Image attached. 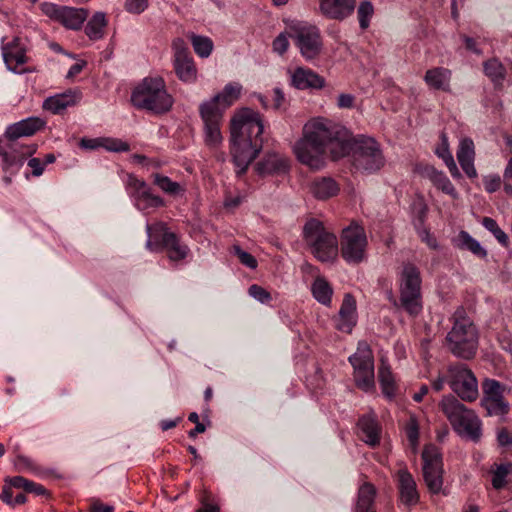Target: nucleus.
Wrapping results in <instances>:
<instances>
[{
  "instance_id": "f257e3e1",
  "label": "nucleus",
  "mask_w": 512,
  "mask_h": 512,
  "mask_svg": "<svg viewBox=\"0 0 512 512\" xmlns=\"http://www.w3.org/2000/svg\"><path fill=\"white\" fill-rule=\"evenodd\" d=\"M294 152L301 163L315 170L325 165L327 152L333 160L351 156L357 169L369 173L379 170L385 163L375 139L354 138L349 130H311L294 145Z\"/></svg>"
},
{
  "instance_id": "f03ea898",
  "label": "nucleus",
  "mask_w": 512,
  "mask_h": 512,
  "mask_svg": "<svg viewBox=\"0 0 512 512\" xmlns=\"http://www.w3.org/2000/svg\"><path fill=\"white\" fill-rule=\"evenodd\" d=\"M36 131L6 130L0 136V167L7 185L11 184L12 177L18 174L26 159L37 151L36 144L21 141V138L33 136Z\"/></svg>"
},
{
  "instance_id": "7ed1b4c3",
  "label": "nucleus",
  "mask_w": 512,
  "mask_h": 512,
  "mask_svg": "<svg viewBox=\"0 0 512 512\" xmlns=\"http://www.w3.org/2000/svg\"><path fill=\"white\" fill-rule=\"evenodd\" d=\"M132 104L139 109L163 114L173 105V97L168 93L166 84L161 77H146L132 92Z\"/></svg>"
},
{
  "instance_id": "20e7f679",
  "label": "nucleus",
  "mask_w": 512,
  "mask_h": 512,
  "mask_svg": "<svg viewBox=\"0 0 512 512\" xmlns=\"http://www.w3.org/2000/svg\"><path fill=\"white\" fill-rule=\"evenodd\" d=\"M266 131L231 130V153L238 168V175L245 173L250 163L258 156L263 147Z\"/></svg>"
},
{
  "instance_id": "39448f33",
  "label": "nucleus",
  "mask_w": 512,
  "mask_h": 512,
  "mask_svg": "<svg viewBox=\"0 0 512 512\" xmlns=\"http://www.w3.org/2000/svg\"><path fill=\"white\" fill-rule=\"evenodd\" d=\"M303 239L314 257L321 262L333 261L338 255L337 237L315 218L305 223Z\"/></svg>"
},
{
  "instance_id": "423d86ee",
  "label": "nucleus",
  "mask_w": 512,
  "mask_h": 512,
  "mask_svg": "<svg viewBox=\"0 0 512 512\" xmlns=\"http://www.w3.org/2000/svg\"><path fill=\"white\" fill-rule=\"evenodd\" d=\"M478 348V333L475 325L465 317L455 319L450 331V352L462 359H472Z\"/></svg>"
},
{
  "instance_id": "0eeeda50",
  "label": "nucleus",
  "mask_w": 512,
  "mask_h": 512,
  "mask_svg": "<svg viewBox=\"0 0 512 512\" xmlns=\"http://www.w3.org/2000/svg\"><path fill=\"white\" fill-rule=\"evenodd\" d=\"M400 304L410 315H418L422 310L420 271L412 264H406L399 279Z\"/></svg>"
},
{
  "instance_id": "6e6552de",
  "label": "nucleus",
  "mask_w": 512,
  "mask_h": 512,
  "mask_svg": "<svg viewBox=\"0 0 512 512\" xmlns=\"http://www.w3.org/2000/svg\"><path fill=\"white\" fill-rule=\"evenodd\" d=\"M349 363L353 367V378L356 386L371 392L375 388L374 355L366 341H359L356 352L349 356Z\"/></svg>"
},
{
  "instance_id": "1a4fd4ad",
  "label": "nucleus",
  "mask_w": 512,
  "mask_h": 512,
  "mask_svg": "<svg viewBox=\"0 0 512 512\" xmlns=\"http://www.w3.org/2000/svg\"><path fill=\"white\" fill-rule=\"evenodd\" d=\"M450 423L462 438L478 442L482 435L481 421L475 412L457 399L450 398Z\"/></svg>"
},
{
  "instance_id": "9d476101",
  "label": "nucleus",
  "mask_w": 512,
  "mask_h": 512,
  "mask_svg": "<svg viewBox=\"0 0 512 512\" xmlns=\"http://www.w3.org/2000/svg\"><path fill=\"white\" fill-rule=\"evenodd\" d=\"M148 240L146 246L150 250H158L166 248L168 257L173 261L184 259L188 254V247L180 244L177 236L167 231L164 224L158 223L154 226L147 224L146 226Z\"/></svg>"
},
{
  "instance_id": "9b49d317",
  "label": "nucleus",
  "mask_w": 512,
  "mask_h": 512,
  "mask_svg": "<svg viewBox=\"0 0 512 512\" xmlns=\"http://www.w3.org/2000/svg\"><path fill=\"white\" fill-rule=\"evenodd\" d=\"M148 240L146 246L150 250H158L166 248L168 257L173 261L184 259L188 254V247L180 244L177 236L167 231L164 224L158 223L154 226L147 224L146 226Z\"/></svg>"
},
{
  "instance_id": "f8f14e48",
  "label": "nucleus",
  "mask_w": 512,
  "mask_h": 512,
  "mask_svg": "<svg viewBox=\"0 0 512 512\" xmlns=\"http://www.w3.org/2000/svg\"><path fill=\"white\" fill-rule=\"evenodd\" d=\"M367 237L363 227L351 224L344 228L341 235L340 251L348 264H359L365 259Z\"/></svg>"
},
{
  "instance_id": "ddd939ff",
  "label": "nucleus",
  "mask_w": 512,
  "mask_h": 512,
  "mask_svg": "<svg viewBox=\"0 0 512 512\" xmlns=\"http://www.w3.org/2000/svg\"><path fill=\"white\" fill-rule=\"evenodd\" d=\"M450 389L463 401L478 398V381L473 371L463 363L450 365Z\"/></svg>"
},
{
  "instance_id": "4468645a",
  "label": "nucleus",
  "mask_w": 512,
  "mask_h": 512,
  "mask_svg": "<svg viewBox=\"0 0 512 512\" xmlns=\"http://www.w3.org/2000/svg\"><path fill=\"white\" fill-rule=\"evenodd\" d=\"M172 65L177 78L186 84H192L197 81V67L193 56L184 39L175 38L172 41Z\"/></svg>"
},
{
  "instance_id": "2eb2a0df",
  "label": "nucleus",
  "mask_w": 512,
  "mask_h": 512,
  "mask_svg": "<svg viewBox=\"0 0 512 512\" xmlns=\"http://www.w3.org/2000/svg\"><path fill=\"white\" fill-rule=\"evenodd\" d=\"M290 37L295 41V45L306 60H312L320 54L322 40L316 26L303 23L295 24L291 27Z\"/></svg>"
},
{
  "instance_id": "dca6fc26",
  "label": "nucleus",
  "mask_w": 512,
  "mask_h": 512,
  "mask_svg": "<svg viewBox=\"0 0 512 512\" xmlns=\"http://www.w3.org/2000/svg\"><path fill=\"white\" fill-rule=\"evenodd\" d=\"M424 480L433 493L441 490L443 479V462L438 448L434 445L425 446L422 452Z\"/></svg>"
},
{
  "instance_id": "f3484780",
  "label": "nucleus",
  "mask_w": 512,
  "mask_h": 512,
  "mask_svg": "<svg viewBox=\"0 0 512 512\" xmlns=\"http://www.w3.org/2000/svg\"><path fill=\"white\" fill-rule=\"evenodd\" d=\"M46 13L55 17L66 28L73 30L80 29L88 16L86 9L57 5H50Z\"/></svg>"
},
{
  "instance_id": "a211bd4d",
  "label": "nucleus",
  "mask_w": 512,
  "mask_h": 512,
  "mask_svg": "<svg viewBox=\"0 0 512 512\" xmlns=\"http://www.w3.org/2000/svg\"><path fill=\"white\" fill-rule=\"evenodd\" d=\"M2 56L7 68L15 73H21L22 71H19L18 67L28 61L26 48L19 37H14L6 44L2 39Z\"/></svg>"
},
{
  "instance_id": "6ab92c4d",
  "label": "nucleus",
  "mask_w": 512,
  "mask_h": 512,
  "mask_svg": "<svg viewBox=\"0 0 512 512\" xmlns=\"http://www.w3.org/2000/svg\"><path fill=\"white\" fill-rule=\"evenodd\" d=\"M356 0H319L320 12L329 19L342 21L355 9Z\"/></svg>"
},
{
  "instance_id": "aec40b11",
  "label": "nucleus",
  "mask_w": 512,
  "mask_h": 512,
  "mask_svg": "<svg viewBox=\"0 0 512 512\" xmlns=\"http://www.w3.org/2000/svg\"><path fill=\"white\" fill-rule=\"evenodd\" d=\"M334 323L337 330L345 333H350L356 325V301L352 295L346 294L344 296Z\"/></svg>"
},
{
  "instance_id": "412c9836",
  "label": "nucleus",
  "mask_w": 512,
  "mask_h": 512,
  "mask_svg": "<svg viewBox=\"0 0 512 512\" xmlns=\"http://www.w3.org/2000/svg\"><path fill=\"white\" fill-rule=\"evenodd\" d=\"M457 161L468 178L474 179L478 176L474 165L475 145L472 139L462 138L456 151Z\"/></svg>"
},
{
  "instance_id": "4be33fe9",
  "label": "nucleus",
  "mask_w": 512,
  "mask_h": 512,
  "mask_svg": "<svg viewBox=\"0 0 512 512\" xmlns=\"http://www.w3.org/2000/svg\"><path fill=\"white\" fill-rule=\"evenodd\" d=\"M80 99L81 93L78 90L69 89L45 99L43 108L53 114H61L66 108L76 105Z\"/></svg>"
},
{
  "instance_id": "5701e85b",
  "label": "nucleus",
  "mask_w": 512,
  "mask_h": 512,
  "mask_svg": "<svg viewBox=\"0 0 512 512\" xmlns=\"http://www.w3.org/2000/svg\"><path fill=\"white\" fill-rule=\"evenodd\" d=\"M226 108L212 97L202 102L199 106V113L204 122L205 128H219L222 124Z\"/></svg>"
},
{
  "instance_id": "b1692460",
  "label": "nucleus",
  "mask_w": 512,
  "mask_h": 512,
  "mask_svg": "<svg viewBox=\"0 0 512 512\" xmlns=\"http://www.w3.org/2000/svg\"><path fill=\"white\" fill-rule=\"evenodd\" d=\"M324 84V78L308 68L299 67L291 75V85L299 90L321 89Z\"/></svg>"
},
{
  "instance_id": "393cba45",
  "label": "nucleus",
  "mask_w": 512,
  "mask_h": 512,
  "mask_svg": "<svg viewBox=\"0 0 512 512\" xmlns=\"http://www.w3.org/2000/svg\"><path fill=\"white\" fill-rule=\"evenodd\" d=\"M264 126L260 113L248 107L236 110L230 120V128H264Z\"/></svg>"
},
{
  "instance_id": "a878e982",
  "label": "nucleus",
  "mask_w": 512,
  "mask_h": 512,
  "mask_svg": "<svg viewBox=\"0 0 512 512\" xmlns=\"http://www.w3.org/2000/svg\"><path fill=\"white\" fill-rule=\"evenodd\" d=\"M79 145L81 148L87 150H95L100 147L111 152H125L129 150V144L127 142L115 138H82Z\"/></svg>"
},
{
  "instance_id": "bb28decb",
  "label": "nucleus",
  "mask_w": 512,
  "mask_h": 512,
  "mask_svg": "<svg viewBox=\"0 0 512 512\" xmlns=\"http://www.w3.org/2000/svg\"><path fill=\"white\" fill-rule=\"evenodd\" d=\"M398 482L401 502L407 506L416 504L419 495L412 475L406 470H400L398 472Z\"/></svg>"
},
{
  "instance_id": "cd10ccee",
  "label": "nucleus",
  "mask_w": 512,
  "mask_h": 512,
  "mask_svg": "<svg viewBox=\"0 0 512 512\" xmlns=\"http://www.w3.org/2000/svg\"><path fill=\"white\" fill-rule=\"evenodd\" d=\"M358 427L361 431L362 440L374 447L380 442V427L377 420L372 415H364L358 421Z\"/></svg>"
},
{
  "instance_id": "c85d7f7f",
  "label": "nucleus",
  "mask_w": 512,
  "mask_h": 512,
  "mask_svg": "<svg viewBox=\"0 0 512 512\" xmlns=\"http://www.w3.org/2000/svg\"><path fill=\"white\" fill-rule=\"evenodd\" d=\"M453 243L458 249L469 251L479 259L484 260L488 256L487 250L467 231H460L459 234L453 239Z\"/></svg>"
},
{
  "instance_id": "c756f323",
  "label": "nucleus",
  "mask_w": 512,
  "mask_h": 512,
  "mask_svg": "<svg viewBox=\"0 0 512 512\" xmlns=\"http://www.w3.org/2000/svg\"><path fill=\"white\" fill-rule=\"evenodd\" d=\"M378 379L383 395L389 400L393 399L397 390L395 377L391 371L390 365L384 359H381L378 368Z\"/></svg>"
},
{
  "instance_id": "7c9ffc66",
  "label": "nucleus",
  "mask_w": 512,
  "mask_h": 512,
  "mask_svg": "<svg viewBox=\"0 0 512 512\" xmlns=\"http://www.w3.org/2000/svg\"><path fill=\"white\" fill-rule=\"evenodd\" d=\"M288 168V160L276 153L268 154L257 164V170L260 174L284 173Z\"/></svg>"
},
{
  "instance_id": "2f4dec72",
  "label": "nucleus",
  "mask_w": 512,
  "mask_h": 512,
  "mask_svg": "<svg viewBox=\"0 0 512 512\" xmlns=\"http://www.w3.org/2000/svg\"><path fill=\"white\" fill-rule=\"evenodd\" d=\"M339 185L331 177H321L313 181L311 192L315 198L326 200L338 194Z\"/></svg>"
},
{
  "instance_id": "473e14b6",
  "label": "nucleus",
  "mask_w": 512,
  "mask_h": 512,
  "mask_svg": "<svg viewBox=\"0 0 512 512\" xmlns=\"http://www.w3.org/2000/svg\"><path fill=\"white\" fill-rule=\"evenodd\" d=\"M414 171L420 176L429 179L437 189L448 193V182L442 171H438L433 166L424 163L416 164Z\"/></svg>"
},
{
  "instance_id": "72a5a7b5",
  "label": "nucleus",
  "mask_w": 512,
  "mask_h": 512,
  "mask_svg": "<svg viewBox=\"0 0 512 512\" xmlns=\"http://www.w3.org/2000/svg\"><path fill=\"white\" fill-rule=\"evenodd\" d=\"M107 26L106 15L96 12L85 26V33L90 40L96 41L104 37V28Z\"/></svg>"
},
{
  "instance_id": "f704fd0d",
  "label": "nucleus",
  "mask_w": 512,
  "mask_h": 512,
  "mask_svg": "<svg viewBox=\"0 0 512 512\" xmlns=\"http://www.w3.org/2000/svg\"><path fill=\"white\" fill-rule=\"evenodd\" d=\"M485 75L495 86H502L506 76V69L497 58H491L483 63Z\"/></svg>"
},
{
  "instance_id": "c9c22d12",
  "label": "nucleus",
  "mask_w": 512,
  "mask_h": 512,
  "mask_svg": "<svg viewBox=\"0 0 512 512\" xmlns=\"http://www.w3.org/2000/svg\"><path fill=\"white\" fill-rule=\"evenodd\" d=\"M242 91V85L238 82H230L224 86L221 92L214 95L215 100L220 102L224 108L230 107L239 99Z\"/></svg>"
},
{
  "instance_id": "e433bc0d",
  "label": "nucleus",
  "mask_w": 512,
  "mask_h": 512,
  "mask_svg": "<svg viewBox=\"0 0 512 512\" xmlns=\"http://www.w3.org/2000/svg\"><path fill=\"white\" fill-rule=\"evenodd\" d=\"M313 297L321 304L329 306L332 300L333 289L330 284L322 277H317L312 286Z\"/></svg>"
},
{
  "instance_id": "4c0bfd02",
  "label": "nucleus",
  "mask_w": 512,
  "mask_h": 512,
  "mask_svg": "<svg viewBox=\"0 0 512 512\" xmlns=\"http://www.w3.org/2000/svg\"><path fill=\"white\" fill-rule=\"evenodd\" d=\"M375 489L371 484H364L359 488L356 503L357 512H369L374 502Z\"/></svg>"
},
{
  "instance_id": "58836bf2",
  "label": "nucleus",
  "mask_w": 512,
  "mask_h": 512,
  "mask_svg": "<svg viewBox=\"0 0 512 512\" xmlns=\"http://www.w3.org/2000/svg\"><path fill=\"white\" fill-rule=\"evenodd\" d=\"M512 472V463L506 462L501 464H494L492 473V486L496 490H501L507 484V476Z\"/></svg>"
},
{
  "instance_id": "ea45409f",
  "label": "nucleus",
  "mask_w": 512,
  "mask_h": 512,
  "mask_svg": "<svg viewBox=\"0 0 512 512\" xmlns=\"http://www.w3.org/2000/svg\"><path fill=\"white\" fill-rule=\"evenodd\" d=\"M134 201L135 206L141 211L164 205L163 199L159 196L153 195L150 188L147 191H141L139 195L135 196Z\"/></svg>"
},
{
  "instance_id": "a19ab883",
  "label": "nucleus",
  "mask_w": 512,
  "mask_h": 512,
  "mask_svg": "<svg viewBox=\"0 0 512 512\" xmlns=\"http://www.w3.org/2000/svg\"><path fill=\"white\" fill-rule=\"evenodd\" d=\"M483 397L481 400L504 398L505 387L495 379H485L482 383Z\"/></svg>"
},
{
  "instance_id": "79ce46f5",
  "label": "nucleus",
  "mask_w": 512,
  "mask_h": 512,
  "mask_svg": "<svg viewBox=\"0 0 512 512\" xmlns=\"http://www.w3.org/2000/svg\"><path fill=\"white\" fill-rule=\"evenodd\" d=\"M190 40L195 53L199 57L206 58L211 54L213 50V42L209 37L192 33L190 35Z\"/></svg>"
},
{
  "instance_id": "37998d69",
  "label": "nucleus",
  "mask_w": 512,
  "mask_h": 512,
  "mask_svg": "<svg viewBox=\"0 0 512 512\" xmlns=\"http://www.w3.org/2000/svg\"><path fill=\"white\" fill-rule=\"evenodd\" d=\"M481 406L486 410L489 416H503L508 413L509 405L501 399L481 400Z\"/></svg>"
},
{
  "instance_id": "c03bdc74",
  "label": "nucleus",
  "mask_w": 512,
  "mask_h": 512,
  "mask_svg": "<svg viewBox=\"0 0 512 512\" xmlns=\"http://www.w3.org/2000/svg\"><path fill=\"white\" fill-rule=\"evenodd\" d=\"M425 81L433 89H444L446 81V70L444 68H433L426 72Z\"/></svg>"
},
{
  "instance_id": "a18cd8bd",
  "label": "nucleus",
  "mask_w": 512,
  "mask_h": 512,
  "mask_svg": "<svg viewBox=\"0 0 512 512\" xmlns=\"http://www.w3.org/2000/svg\"><path fill=\"white\" fill-rule=\"evenodd\" d=\"M482 225L493 234V236L497 239V241L502 246L508 247V245H509L508 235L499 227V225L493 218L484 217L482 219Z\"/></svg>"
},
{
  "instance_id": "49530a36",
  "label": "nucleus",
  "mask_w": 512,
  "mask_h": 512,
  "mask_svg": "<svg viewBox=\"0 0 512 512\" xmlns=\"http://www.w3.org/2000/svg\"><path fill=\"white\" fill-rule=\"evenodd\" d=\"M154 183L165 193L177 195L183 191L180 184L172 181L169 177L160 174L154 175Z\"/></svg>"
},
{
  "instance_id": "de8ad7c7",
  "label": "nucleus",
  "mask_w": 512,
  "mask_h": 512,
  "mask_svg": "<svg viewBox=\"0 0 512 512\" xmlns=\"http://www.w3.org/2000/svg\"><path fill=\"white\" fill-rule=\"evenodd\" d=\"M374 14V7L368 0L362 1L357 8V16L361 29H367Z\"/></svg>"
},
{
  "instance_id": "09e8293b",
  "label": "nucleus",
  "mask_w": 512,
  "mask_h": 512,
  "mask_svg": "<svg viewBox=\"0 0 512 512\" xmlns=\"http://www.w3.org/2000/svg\"><path fill=\"white\" fill-rule=\"evenodd\" d=\"M405 432L413 452H416L419 440V425L415 417H410L406 423Z\"/></svg>"
},
{
  "instance_id": "8fccbe9b",
  "label": "nucleus",
  "mask_w": 512,
  "mask_h": 512,
  "mask_svg": "<svg viewBox=\"0 0 512 512\" xmlns=\"http://www.w3.org/2000/svg\"><path fill=\"white\" fill-rule=\"evenodd\" d=\"M234 253L244 266L250 269H255L257 267L258 262L256 258L252 254L242 250L239 246H234Z\"/></svg>"
},
{
  "instance_id": "3c124183",
  "label": "nucleus",
  "mask_w": 512,
  "mask_h": 512,
  "mask_svg": "<svg viewBox=\"0 0 512 512\" xmlns=\"http://www.w3.org/2000/svg\"><path fill=\"white\" fill-rule=\"evenodd\" d=\"M148 0H125L124 8L128 13L139 15L148 8Z\"/></svg>"
},
{
  "instance_id": "603ef678",
  "label": "nucleus",
  "mask_w": 512,
  "mask_h": 512,
  "mask_svg": "<svg viewBox=\"0 0 512 512\" xmlns=\"http://www.w3.org/2000/svg\"><path fill=\"white\" fill-rule=\"evenodd\" d=\"M45 126V122L37 117H31L19 122H15L9 124L6 128H43Z\"/></svg>"
},
{
  "instance_id": "864d4df0",
  "label": "nucleus",
  "mask_w": 512,
  "mask_h": 512,
  "mask_svg": "<svg viewBox=\"0 0 512 512\" xmlns=\"http://www.w3.org/2000/svg\"><path fill=\"white\" fill-rule=\"evenodd\" d=\"M248 293L251 297L258 300L261 303H267L271 299V295L261 286L256 284L249 287Z\"/></svg>"
},
{
  "instance_id": "5fc2aeb1",
  "label": "nucleus",
  "mask_w": 512,
  "mask_h": 512,
  "mask_svg": "<svg viewBox=\"0 0 512 512\" xmlns=\"http://www.w3.org/2000/svg\"><path fill=\"white\" fill-rule=\"evenodd\" d=\"M128 187L132 190V196L135 198V196L139 195L141 191H147L150 187L144 182L143 180H140L136 178L135 176L130 175L128 178Z\"/></svg>"
},
{
  "instance_id": "6e6d98bb",
  "label": "nucleus",
  "mask_w": 512,
  "mask_h": 512,
  "mask_svg": "<svg viewBox=\"0 0 512 512\" xmlns=\"http://www.w3.org/2000/svg\"><path fill=\"white\" fill-rule=\"evenodd\" d=\"M5 482L12 488L17 489H23L27 492V489H29L30 486H32V481L22 477V476H15V477H8L5 479Z\"/></svg>"
},
{
  "instance_id": "4d7b16f0",
  "label": "nucleus",
  "mask_w": 512,
  "mask_h": 512,
  "mask_svg": "<svg viewBox=\"0 0 512 512\" xmlns=\"http://www.w3.org/2000/svg\"><path fill=\"white\" fill-rule=\"evenodd\" d=\"M272 107L276 110L284 109L287 105V100L285 98L284 92L280 87H275L272 90Z\"/></svg>"
},
{
  "instance_id": "13d9d810",
  "label": "nucleus",
  "mask_w": 512,
  "mask_h": 512,
  "mask_svg": "<svg viewBox=\"0 0 512 512\" xmlns=\"http://www.w3.org/2000/svg\"><path fill=\"white\" fill-rule=\"evenodd\" d=\"M484 188L487 192H496L501 186V178L499 175H488L483 179Z\"/></svg>"
},
{
  "instance_id": "bf43d9fd",
  "label": "nucleus",
  "mask_w": 512,
  "mask_h": 512,
  "mask_svg": "<svg viewBox=\"0 0 512 512\" xmlns=\"http://www.w3.org/2000/svg\"><path fill=\"white\" fill-rule=\"evenodd\" d=\"M15 469L19 472L31 471L34 468L32 460L26 456L19 455L14 460Z\"/></svg>"
},
{
  "instance_id": "052dcab7",
  "label": "nucleus",
  "mask_w": 512,
  "mask_h": 512,
  "mask_svg": "<svg viewBox=\"0 0 512 512\" xmlns=\"http://www.w3.org/2000/svg\"><path fill=\"white\" fill-rule=\"evenodd\" d=\"M222 139L221 130H205L204 140L208 146L215 147Z\"/></svg>"
},
{
  "instance_id": "680f3d73",
  "label": "nucleus",
  "mask_w": 512,
  "mask_h": 512,
  "mask_svg": "<svg viewBox=\"0 0 512 512\" xmlns=\"http://www.w3.org/2000/svg\"><path fill=\"white\" fill-rule=\"evenodd\" d=\"M289 47V41L285 34H279L273 41V50L279 55L284 54Z\"/></svg>"
},
{
  "instance_id": "e2e57ef3",
  "label": "nucleus",
  "mask_w": 512,
  "mask_h": 512,
  "mask_svg": "<svg viewBox=\"0 0 512 512\" xmlns=\"http://www.w3.org/2000/svg\"><path fill=\"white\" fill-rule=\"evenodd\" d=\"M503 184L505 192L512 196V157L508 161L503 175Z\"/></svg>"
},
{
  "instance_id": "0e129e2a",
  "label": "nucleus",
  "mask_w": 512,
  "mask_h": 512,
  "mask_svg": "<svg viewBox=\"0 0 512 512\" xmlns=\"http://www.w3.org/2000/svg\"><path fill=\"white\" fill-rule=\"evenodd\" d=\"M27 164L31 168L32 175L35 177L41 176L46 167V163H42V160L39 158H30Z\"/></svg>"
},
{
  "instance_id": "69168bd1",
  "label": "nucleus",
  "mask_w": 512,
  "mask_h": 512,
  "mask_svg": "<svg viewBox=\"0 0 512 512\" xmlns=\"http://www.w3.org/2000/svg\"><path fill=\"white\" fill-rule=\"evenodd\" d=\"M442 143L435 148V154L448 166V143L445 133H441Z\"/></svg>"
},
{
  "instance_id": "338daca9",
  "label": "nucleus",
  "mask_w": 512,
  "mask_h": 512,
  "mask_svg": "<svg viewBox=\"0 0 512 512\" xmlns=\"http://www.w3.org/2000/svg\"><path fill=\"white\" fill-rule=\"evenodd\" d=\"M460 39L462 40L466 50L471 51L477 55L482 54V50L477 47V42L474 38L465 34H461Z\"/></svg>"
},
{
  "instance_id": "774afa93",
  "label": "nucleus",
  "mask_w": 512,
  "mask_h": 512,
  "mask_svg": "<svg viewBox=\"0 0 512 512\" xmlns=\"http://www.w3.org/2000/svg\"><path fill=\"white\" fill-rule=\"evenodd\" d=\"M91 512H114V507L105 505L99 500H93L90 506Z\"/></svg>"
}]
</instances>
